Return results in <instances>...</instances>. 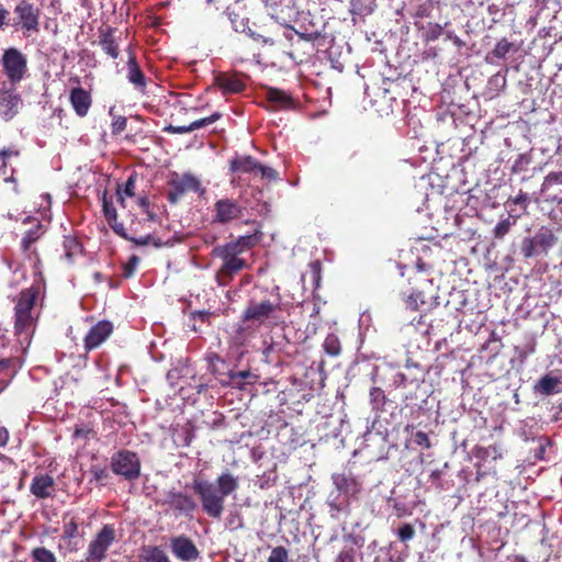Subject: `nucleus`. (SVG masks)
Returning a JSON list of instances; mask_svg holds the SVG:
<instances>
[{
  "mask_svg": "<svg viewBox=\"0 0 562 562\" xmlns=\"http://www.w3.org/2000/svg\"><path fill=\"white\" fill-rule=\"evenodd\" d=\"M509 201H512L516 205H521L524 210H526L529 204L528 195L522 190H520L519 193Z\"/></svg>",
  "mask_w": 562,
  "mask_h": 562,
  "instance_id": "nucleus-52",
  "label": "nucleus"
},
{
  "mask_svg": "<svg viewBox=\"0 0 562 562\" xmlns=\"http://www.w3.org/2000/svg\"><path fill=\"white\" fill-rule=\"evenodd\" d=\"M559 384V378L546 374L538 380V382L533 386V390L535 392L540 393L541 395L548 396L557 393V387Z\"/></svg>",
  "mask_w": 562,
  "mask_h": 562,
  "instance_id": "nucleus-28",
  "label": "nucleus"
},
{
  "mask_svg": "<svg viewBox=\"0 0 562 562\" xmlns=\"http://www.w3.org/2000/svg\"><path fill=\"white\" fill-rule=\"evenodd\" d=\"M1 65L8 80L13 85L19 83L27 71L26 56L15 47L3 52Z\"/></svg>",
  "mask_w": 562,
  "mask_h": 562,
  "instance_id": "nucleus-10",
  "label": "nucleus"
},
{
  "mask_svg": "<svg viewBox=\"0 0 562 562\" xmlns=\"http://www.w3.org/2000/svg\"><path fill=\"white\" fill-rule=\"evenodd\" d=\"M342 540L345 546L338 553L336 562H356V547H361L358 537L353 533H346Z\"/></svg>",
  "mask_w": 562,
  "mask_h": 562,
  "instance_id": "nucleus-25",
  "label": "nucleus"
},
{
  "mask_svg": "<svg viewBox=\"0 0 562 562\" xmlns=\"http://www.w3.org/2000/svg\"><path fill=\"white\" fill-rule=\"evenodd\" d=\"M22 224L25 229L21 238V249L23 252H29L35 249L33 245L45 235L46 226L40 218L33 216L25 217Z\"/></svg>",
  "mask_w": 562,
  "mask_h": 562,
  "instance_id": "nucleus-14",
  "label": "nucleus"
},
{
  "mask_svg": "<svg viewBox=\"0 0 562 562\" xmlns=\"http://www.w3.org/2000/svg\"><path fill=\"white\" fill-rule=\"evenodd\" d=\"M27 259L33 260V272L35 276V280L33 283L41 284V289L45 286V279L42 272V260L36 249H33L29 252H24Z\"/></svg>",
  "mask_w": 562,
  "mask_h": 562,
  "instance_id": "nucleus-32",
  "label": "nucleus"
},
{
  "mask_svg": "<svg viewBox=\"0 0 562 562\" xmlns=\"http://www.w3.org/2000/svg\"><path fill=\"white\" fill-rule=\"evenodd\" d=\"M138 263L139 258L136 255L131 256L130 259L122 265V276L125 279L132 278Z\"/></svg>",
  "mask_w": 562,
  "mask_h": 562,
  "instance_id": "nucleus-41",
  "label": "nucleus"
},
{
  "mask_svg": "<svg viewBox=\"0 0 562 562\" xmlns=\"http://www.w3.org/2000/svg\"><path fill=\"white\" fill-rule=\"evenodd\" d=\"M474 454L479 459H487L491 458L493 460L502 459L503 458V449L499 445L494 443L488 447H481L476 446L474 448Z\"/></svg>",
  "mask_w": 562,
  "mask_h": 562,
  "instance_id": "nucleus-31",
  "label": "nucleus"
},
{
  "mask_svg": "<svg viewBox=\"0 0 562 562\" xmlns=\"http://www.w3.org/2000/svg\"><path fill=\"white\" fill-rule=\"evenodd\" d=\"M113 33L114 29L111 26L100 29L99 45L106 55L113 59H116L120 55V48L117 41L113 36Z\"/></svg>",
  "mask_w": 562,
  "mask_h": 562,
  "instance_id": "nucleus-24",
  "label": "nucleus"
},
{
  "mask_svg": "<svg viewBox=\"0 0 562 562\" xmlns=\"http://www.w3.org/2000/svg\"><path fill=\"white\" fill-rule=\"evenodd\" d=\"M288 560H289L288 550L282 546H278L271 550V553H270L267 562H288Z\"/></svg>",
  "mask_w": 562,
  "mask_h": 562,
  "instance_id": "nucleus-42",
  "label": "nucleus"
},
{
  "mask_svg": "<svg viewBox=\"0 0 562 562\" xmlns=\"http://www.w3.org/2000/svg\"><path fill=\"white\" fill-rule=\"evenodd\" d=\"M513 47L514 44L504 37L496 43L495 47L492 50V54L494 57L502 59L506 57V55L513 49Z\"/></svg>",
  "mask_w": 562,
  "mask_h": 562,
  "instance_id": "nucleus-34",
  "label": "nucleus"
},
{
  "mask_svg": "<svg viewBox=\"0 0 562 562\" xmlns=\"http://www.w3.org/2000/svg\"><path fill=\"white\" fill-rule=\"evenodd\" d=\"M239 487L238 479L226 471L216 479V486L209 481L195 479L192 490L200 497L203 512L211 518H221L225 497Z\"/></svg>",
  "mask_w": 562,
  "mask_h": 562,
  "instance_id": "nucleus-2",
  "label": "nucleus"
},
{
  "mask_svg": "<svg viewBox=\"0 0 562 562\" xmlns=\"http://www.w3.org/2000/svg\"><path fill=\"white\" fill-rule=\"evenodd\" d=\"M166 132L172 133V134H186L192 132L191 124L189 125H168L165 127Z\"/></svg>",
  "mask_w": 562,
  "mask_h": 562,
  "instance_id": "nucleus-51",
  "label": "nucleus"
},
{
  "mask_svg": "<svg viewBox=\"0 0 562 562\" xmlns=\"http://www.w3.org/2000/svg\"><path fill=\"white\" fill-rule=\"evenodd\" d=\"M114 541V526L110 524L104 525L94 539L89 543L86 560L88 562H101L105 559L106 552Z\"/></svg>",
  "mask_w": 562,
  "mask_h": 562,
  "instance_id": "nucleus-11",
  "label": "nucleus"
},
{
  "mask_svg": "<svg viewBox=\"0 0 562 562\" xmlns=\"http://www.w3.org/2000/svg\"><path fill=\"white\" fill-rule=\"evenodd\" d=\"M12 156H19V150L12 148H4L0 150V161H2V167L7 166V159Z\"/></svg>",
  "mask_w": 562,
  "mask_h": 562,
  "instance_id": "nucleus-53",
  "label": "nucleus"
},
{
  "mask_svg": "<svg viewBox=\"0 0 562 562\" xmlns=\"http://www.w3.org/2000/svg\"><path fill=\"white\" fill-rule=\"evenodd\" d=\"M41 293V284L32 283L23 289L15 299L14 305V335L23 341H27L35 327L33 311Z\"/></svg>",
  "mask_w": 562,
  "mask_h": 562,
  "instance_id": "nucleus-3",
  "label": "nucleus"
},
{
  "mask_svg": "<svg viewBox=\"0 0 562 562\" xmlns=\"http://www.w3.org/2000/svg\"><path fill=\"white\" fill-rule=\"evenodd\" d=\"M222 117V114L220 112H214L212 115L207 117H203L200 120H196L191 123L192 132L202 127H205L210 124H213L214 122L218 121Z\"/></svg>",
  "mask_w": 562,
  "mask_h": 562,
  "instance_id": "nucleus-44",
  "label": "nucleus"
},
{
  "mask_svg": "<svg viewBox=\"0 0 562 562\" xmlns=\"http://www.w3.org/2000/svg\"><path fill=\"white\" fill-rule=\"evenodd\" d=\"M91 432V429L88 427H76L74 431L75 438H88V435Z\"/></svg>",
  "mask_w": 562,
  "mask_h": 562,
  "instance_id": "nucleus-56",
  "label": "nucleus"
},
{
  "mask_svg": "<svg viewBox=\"0 0 562 562\" xmlns=\"http://www.w3.org/2000/svg\"><path fill=\"white\" fill-rule=\"evenodd\" d=\"M113 333V325L108 321H100L92 326L85 337V349L87 352L100 347Z\"/></svg>",
  "mask_w": 562,
  "mask_h": 562,
  "instance_id": "nucleus-16",
  "label": "nucleus"
},
{
  "mask_svg": "<svg viewBox=\"0 0 562 562\" xmlns=\"http://www.w3.org/2000/svg\"><path fill=\"white\" fill-rule=\"evenodd\" d=\"M78 532V524L71 519L69 522L64 526L65 537L68 539L75 538Z\"/></svg>",
  "mask_w": 562,
  "mask_h": 562,
  "instance_id": "nucleus-49",
  "label": "nucleus"
},
{
  "mask_svg": "<svg viewBox=\"0 0 562 562\" xmlns=\"http://www.w3.org/2000/svg\"><path fill=\"white\" fill-rule=\"evenodd\" d=\"M216 83L223 93H239L246 88L244 81L236 75L221 74L216 77Z\"/></svg>",
  "mask_w": 562,
  "mask_h": 562,
  "instance_id": "nucleus-26",
  "label": "nucleus"
},
{
  "mask_svg": "<svg viewBox=\"0 0 562 562\" xmlns=\"http://www.w3.org/2000/svg\"><path fill=\"white\" fill-rule=\"evenodd\" d=\"M9 441V431L5 427H0V447H4Z\"/></svg>",
  "mask_w": 562,
  "mask_h": 562,
  "instance_id": "nucleus-57",
  "label": "nucleus"
},
{
  "mask_svg": "<svg viewBox=\"0 0 562 562\" xmlns=\"http://www.w3.org/2000/svg\"><path fill=\"white\" fill-rule=\"evenodd\" d=\"M558 243V237L548 227L542 226L533 237L524 238L520 247L521 255L528 259L548 251Z\"/></svg>",
  "mask_w": 562,
  "mask_h": 562,
  "instance_id": "nucleus-9",
  "label": "nucleus"
},
{
  "mask_svg": "<svg viewBox=\"0 0 562 562\" xmlns=\"http://www.w3.org/2000/svg\"><path fill=\"white\" fill-rule=\"evenodd\" d=\"M63 247L65 251V257L69 262H71L75 257L82 252L81 243L76 237L72 236H65Z\"/></svg>",
  "mask_w": 562,
  "mask_h": 562,
  "instance_id": "nucleus-30",
  "label": "nucleus"
},
{
  "mask_svg": "<svg viewBox=\"0 0 562 562\" xmlns=\"http://www.w3.org/2000/svg\"><path fill=\"white\" fill-rule=\"evenodd\" d=\"M553 184H562V171H553L546 176L544 181L542 183V191Z\"/></svg>",
  "mask_w": 562,
  "mask_h": 562,
  "instance_id": "nucleus-46",
  "label": "nucleus"
},
{
  "mask_svg": "<svg viewBox=\"0 0 562 562\" xmlns=\"http://www.w3.org/2000/svg\"><path fill=\"white\" fill-rule=\"evenodd\" d=\"M126 78L136 90L145 92L147 79L139 64L136 60L135 54L132 50L128 52Z\"/></svg>",
  "mask_w": 562,
  "mask_h": 562,
  "instance_id": "nucleus-21",
  "label": "nucleus"
},
{
  "mask_svg": "<svg viewBox=\"0 0 562 562\" xmlns=\"http://www.w3.org/2000/svg\"><path fill=\"white\" fill-rule=\"evenodd\" d=\"M170 191L168 193V200L171 203H176L187 192H203L204 189L201 187L200 180L191 173H183L182 176H176L169 181Z\"/></svg>",
  "mask_w": 562,
  "mask_h": 562,
  "instance_id": "nucleus-13",
  "label": "nucleus"
},
{
  "mask_svg": "<svg viewBox=\"0 0 562 562\" xmlns=\"http://www.w3.org/2000/svg\"><path fill=\"white\" fill-rule=\"evenodd\" d=\"M137 204L142 209V211L147 210L148 207H150V202H149L147 196H139L137 199Z\"/></svg>",
  "mask_w": 562,
  "mask_h": 562,
  "instance_id": "nucleus-59",
  "label": "nucleus"
},
{
  "mask_svg": "<svg viewBox=\"0 0 562 562\" xmlns=\"http://www.w3.org/2000/svg\"><path fill=\"white\" fill-rule=\"evenodd\" d=\"M510 229V223L508 220L499 222L494 228V237L503 238Z\"/></svg>",
  "mask_w": 562,
  "mask_h": 562,
  "instance_id": "nucleus-47",
  "label": "nucleus"
},
{
  "mask_svg": "<svg viewBox=\"0 0 562 562\" xmlns=\"http://www.w3.org/2000/svg\"><path fill=\"white\" fill-rule=\"evenodd\" d=\"M429 15V9L426 5H419L416 10L415 16L427 18Z\"/></svg>",
  "mask_w": 562,
  "mask_h": 562,
  "instance_id": "nucleus-58",
  "label": "nucleus"
},
{
  "mask_svg": "<svg viewBox=\"0 0 562 562\" xmlns=\"http://www.w3.org/2000/svg\"><path fill=\"white\" fill-rule=\"evenodd\" d=\"M110 114L112 115L111 132L113 135H119L125 131L127 119L123 115H114L113 108L110 109Z\"/></svg>",
  "mask_w": 562,
  "mask_h": 562,
  "instance_id": "nucleus-38",
  "label": "nucleus"
},
{
  "mask_svg": "<svg viewBox=\"0 0 562 562\" xmlns=\"http://www.w3.org/2000/svg\"><path fill=\"white\" fill-rule=\"evenodd\" d=\"M9 10L0 2V30L9 25Z\"/></svg>",
  "mask_w": 562,
  "mask_h": 562,
  "instance_id": "nucleus-54",
  "label": "nucleus"
},
{
  "mask_svg": "<svg viewBox=\"0 0 562 562\" xmlns=\"http://www.w3.org/2000/svg\"><path fill=\"white\" fill-rule=\"evenodd\" d=\"M32 557L37 562H56L54 553L44 547L33 549Z\"/></svg>",
  "mask_w": 562,
  "mask_h": 562,
  "instance_id": "nucleus-37",
  "label": "nucleus"
},
{
  "mask_svg": "<svg viewBox=\"0 0 562 562\" xmlns=\"http://www.w3.org/2000/svg\"><path fill=\"white\" fill-rule=\"evenodd\" d=\"M227 10H229V9L227 8ZM226 13H227V15H228V18H229L231 22L233 23L234 29H235L236 31H238V26L236 25V18H237L238 15H237L236 13H231L229 11H226Z\"/></svg>",
  "mask_w": 562,
  "mask_h": 562,
  "instance_id": "nucleus-63",
  "label": "nucleus"
},
{
  "mask_svg": "<svg viewBox=\"0 0 562 562\" xmlns=\"http://www.w3.org/2000/svg\"><path fill=\"white\" fill-rule=\"evenodd\" d=\"M164 504H167L173 510L186 516L192 515V513L198 508V504L192 496L176 491H169L166 494Z\"/></svg>",
  "mask_w": 562,
  "mask_h": 562,
  "instance_id": "nucleus-17",
  "label": "nucleus"
},
{
  "mask_svg": "<svg viewBox=\"0 0 562 562\" xmlns=\"http://www.w3.org/2000/svg\"><path fill=\"white\" fill-rule=\"evenodd\" d=\"M325 352L331 357H337L341 352L339 338L335 334H328L323 342Z\"/></svg>",
  "mask_w": 562,
  "mask_h": 562,
  "instance_id": "nucleus-33",
  "label": "nucleus"
},
{
  "mask_svg": "<svg viewBox=\"0 0 562 562\" xmlns=\"http://www.w3.org/2000/svg\"><path fill=\"white\" fill-rule=\"evenodd\" d=\"M349 499L345 498L339 499L338 497H335L333 499L328 501V506L330 508V517L337 518L338 513L345 510L348 507Z\"/></svg>",
  "mask_w": 562,
  "mask_h": 562,
  "instance_id": "nucleus-40",
  "label": "nucleus"
},
{
  "mask_svg": "<svg viewBox=\"0 0 562 562\" xmlns=\"http://www.w3.org/2000/svg\"><path fill=\"white\" fill-rule=\"evenodd\" d=\"M406 307L412 311H418L419 307L424 304H426V301L424 299V293L422 291H414L412 292L406 301H405Z\"/></svg>",
  "mask_w": 562,
  "mask_h": 562,
  "instance_id": "nucleus-36",
  "label": "nucleus"
},
{
  "mask_svg": "<svg viewBox=\"0 0 562 562\" xmlns=\"http://www.w3.org/2000/svg\"><path fill=\"white\" fill-rule=\"evenodd\" d=\"M102 213L110 225V227L113 229V232L132 243H134L137 246H146L149 244L151 236L148 234L144 237L135 238L128 235L127 231L125 229L124 225L117 221V212L113 204V196L109 195L108 191L104 190L102 192Z\"/></svg>",
  "mask_w": 562,
  "mask_h": 562,
  "instance_id": "nucleus-6",
  "label": "nucleus"
},
{
  "mask_svg": "<svg viewBox=\"0 0 562 562\" xmlns=\"http://www.w3.org/2000/svg\"><path fill=\"white\" fill-rule=\"evenodd\" d=\"M13 12L16 16L15 26L22 31L24 36L29 37L40 32L41 10L34 3L30 0H21L14 7Z\"/></svg>",
  "mask_w": 562,
  "mask_h": 562,
  "instance_id": "nucleus-5",
  "label": "nucleus"
},
{
  "mask_svg": "<svg viewBox=\"0 0 562 562\" xmlns=\"http://www.w3.org/2000/svg\"><path fill=\"white\" fill-rule=\"evenodd\" d=\"M69 102L75 113L79 117H85L92 105V97L89 91L81 87H76L69 92Z\"/></svg>",
  "mask_w": 562,
  "mask_h": 562,
  "instance_id": "nucleus-19",
  "label": "nucleus"
},
{
  "mask_svg": "<svg viewBox=\"0 0 562 562\" xmlns=\"http://www.w3.org/2000/svg\"><path fill=\"white\" fill-rule=\"evenodd\" d=\"M139 558L143 562H170L169 557L159 546H144Z\"/></svg>",
  "mask_w": 562,
  "mask_h": 562,
  "instance_id": "nucleus-27",
  "label": "nucleus"
},
{
  "mask_svg": "<svg viewBox=\"0 0 562 562\" xmlns=\"http://www.w3.org/2000/svg\"><path fill=\"white\" fill-rule=\"evenodd\" d=\"M443 32V29L438 23H429L428 30L425 33L426 42H435L437 41Z\"/></svg>",
  "mask_w": 562,
  "mask_h": 562,
  "instance_id": "nucleus-45",
  "label": "nucleus"
},
{
  "mask_svg": "<svg viewBox=\"0 0 562 562\" xmlns=\"http://www.w3.org/2000/svg\"><path fill=\"white\" fill-rule=\"evenodd\" d=\"M302 40L311 42L315 40L318 35L316 33H299L295 32Z\"/></svg>",
  "mask_w": 562,
  "mask_h": 562,
  "instance_id": "nucleus-62",
  "label": "nucleus"
},
{
  "mask_svg": "<svg viewBox=\"0 0 562 562\" xmlns=\"http://www.w3.org/2000/svg\"><path fill=\"white\" fill-rule=\"evenodd\" d=\"M229 170L232 172L250 173L260 176L262 179H278V171L271 167L263 166L252 156H240L231 160Z\"/></svg>",
  "mask_w": 562,
  "mask_h": 562,
  "instance_id": "nucleus-12",
  "label": "nucleus"
},
{
  "mask_svg": "<svg viewBox=\"0 0 562 562\" xmlns=\"http://www.w3.org/2000/svg\"><path fill=\"white\" fill-rule=\"evenodd\" d=\"M331 479L336 490L341 493L345 498L349 499L360 492V484L351 474L336 473Z\"/></svg>",
  "mask_w": 562,
  "mask_h": 562,
  "instance_id": "nucleus-22",
  "label": "nucleus"
},
{
  "mask_svg": "<svg viewBox=\"0 0 562 562\" xmlns=\"http://www.w3.org/2000/svg\"><path fill=\"white\" fill-rule=\"evenodd\" d=\"M233 380L240 379V380H249V383H255L257 380V375L248 370L238 371L236 373H233L231 375Z\"/></svg>",
  "mask_w": 562,
  "mask_h": 562,
  "instance_id": "nucleus-50",
  "label": "nucleus"
},
{
  "mask_svg": "<svg viewBox=\"0 0 562 562\" xmlns=\"http://www.w3.org/2000/svg\"><path fill=\"white\" fill-rule=\"evenodd\" d=\"M135 182H136V172H133L130 175V177L127 178V180L125 181L124 184L117 186V189H116L117 201L123 209L126 207L125 198L126 196L132 198L135 195Z\"/></svg>",
  "mask_w": 562,
  "mask_h": 562,
  "instance_id": "nucleus-29",
  "label": "nucleus"
},
{
  "mask_svg": "<svg viewBox=\"0 0 562 562\" xmlns=\"http://www.w3.org/2000/svg\"><path fill=\"white\" fill-rule=\"evenodd\" d=\"M261 236V231L256 228L252 234L239 236L212 249L211 256L222 261L215 272V281L220 286H227L236 274L248 267L246 259L240 256L256 247L260 243Z\"/></svg>",
  "mask_w": 562,
  "mask_h": 562,
  "instance_id": "nucleus-1",
  "label": "nucleus"
},
{
  "mask_svg": "<svg viewBox=\"0 0 562 562\" xmlns=\"http://www.w3.org/2000/svg\"><path fill=\"white\" fill-rule=\"evenodd\" d=\"M370 401L373 408L382 409L386 403L384 391L380 387H372L370 391Z\"/></svg>",
  "mask_w": 562,
  "mask_h": 562,
  "instance_id": "nucleus-39",
  "label": "nucleus"
},
{
  "mask_svg": "<svg viewBox=\"0 0 562 562\" xmlns=\"http://www.w3.org/2000/svg\"><path fill=\"white\" fill-rule=\"evenodd\" d=\"M22 99L13 90H4L0 93V116L5 122L13 120L20 111Z\"/></svg>",
  "mask_w": 562,
  "mask_h": 562,
  "instance_id": "nucleus-18",
  "label": "nucleus"
},
{
  "mask_svg": "<svg viewBox=\"0 0 562 562\" xmlns=\"http://www.w3.org/2000/svg\"><path fill=\"white\" fill-rule=\"evenodd\" d=\"M246 207L236 199L222 198L215 201L212 210V224L228 225L244 216Z\"/></svg>",
  "mask_w": 562,
  "mask_h": 562,
  "instance_id": "nucleus-8",
  "label": "nucleus"
},
{
  "mask_svg": "<svg viewBox=\"0 0 562 562\" xmlns=\"http://www.w3.org/2000/svg\"><path fill=\"white\" fill-rule=\"evenodd\" d=\"M172 554L182 562H194L200 558V551L192 539L181 535L170 538Z\"/></svg>",
  "mask_w": 562,
  "mask_h": 562,
  "instance_id": "nucleus-15",
  "label": "nucleus"
},
{
  "mask_svg": "<svg viewBox=\"0 0 562 562\" xmlns=\"http://www.w3.org/2000/svg\"><path fill=\"white\" fill-rule=\"evenodd\" d=\"M266 100L270 103L272 110H290L295 106L294 99L288 92L278 88H268Z\"/></svg>",
  "mask_w": 562,
  "mask_h": 562,
  "instance_id": "nucleus-23",
  "label": "nucleus"
},
{
  "mask_svg": "<svg viewBox=\"0 0 562 562\" xmlns=\"http://www.w3.org/2000/svg\"><path fill=\"white\" fill-rule=\"evenodd\" d=\"M414 442L420 447L426 448V449H429L431 447V442H430L428 435L422 430H418L414 435Z\"/></svg>",
  "mask_w": 562,
  "mask_h": 562,
  "instance_id": "nucleus-48",
  "label": "nucleus"
},
{
  "mask_svg": "<svg viewBox=\"0 0 562 562\" xmlns=\"http://www.w3.org/2000/svg\"><path fill=\"white\" fill-rule=\"evenodd\" d=\"M535 351V344L526 351L520 353L521 359H526L528 355L532 353Z\"/></svg>",
  "mask_w": 562,
  "mask_h": 562,
  "instance_id": "nucleus-64",
  "label": "nucleus"
},
{
  "mask_svg": "<svg viewBox=\"0 0 562 562\" xmlns=\"http://www.w3.org/2000/svg\"><path fill=\"white\" fill-rule=\"evenodd\" d=\"M415 528L411 524H403L397 530V537L401 542H408L415 537Z\"/></svg>",
  "mask_w": 562,
  "mask_h": 562,
  "instance_id": "nucleus-43",
  "label": "nucleus"
},
{
  "mask_svg": "<svg viewBox=\"0 0 562 562\" xmlns=\"http://www.w3.org/2000/svg\"><path fill=\"white\" fill-rule=\"evenodd\" d=\"M143 213L146 215L147 221L157 222L158 215L150 207H148L147 210H144Z\"/></svg>",
  "mask_w": 562,
  "mask_h": 562,
  "instance_id": "nucleus-60",
  "label": "nucleus"
},
{
  "mask_svg": "<svg viewBox=\"0 0 562 562\" xmlns=\"http://www.w3.org/2000/svg\"><path fill=\"white\" fill-rule=\"evenodd\" d=\"M111 470L114 474L134 482L140 476L142 463L136 452L121 449L111 457Z\"/></svg>",
  "mask_w": 562,
  "mask_h": 562,
  "instance_id": "nucleus-4",
  "label": "nucleus"
},
{
  "mask_svg": "<svg viewBox=\"0 0 562 562\" xmlns=\"http://www.w3.org/2000/svg\"><path fill=\"white\" fill-rule=\"evenodd\" d=\"M442 474H443L442 470H440V469H436V470H434V471L430 473L429 479H430V481H431L434 484H436L437 486H441L440 481H441V476H442Z\"/></svg>",
  "mask_w": 562,
  "mask_h": 562,
  "instance_id": "nucleus-55",
  "label": "nucleus"
},
{
  "mask_svg": "<svg viewBox=\"0 0 562 562\" xmlns=\"http://www.w3.org/2000/svg\"><path fill=\"white\" fill-rule=\"evenodd\" d=\"M55 491V480L47 473H40L34 475L30 485V492L40 499H45L53 496Z\"/></svg>",
  "mask_w": 562,
  "mask_h": 562,
  "instance_id": "nucleus-20",
  "label": "nucleus"
},
{
  "mask_svg": "<svg viewBox=\"0 0 562 562\" xmlns=\"http://www.w3.org/2000/svg\"><path fill=\"white\" fill-rule=\"evenodd\" d=\"M281 311L280 300L274 301L251 300L243 313V322H251L257 325H262L269 319H276L277 313Z\"/></svg>",
  "mask_w": 562,
  "mask_h": 562,
  "instance_id": "nucleus-7",
  "label": "nucleus"
},
{
  "mask_svg": "<svg viewBox=\"0 0 562 562\" xmlns=\"http://www.w3.org/2000/svg\"><path fill=\"white\" fill-rule=\"evenodd\" d=\"M193 318H199L201 322H206L210 317V313L209 312H203V311H199V312H195L193 313Z\"/></svg>",
  "mask_w": 562,
  "mask_h": 562,
  "instance_id": "nucleus-61",
  "label": "nucleus"
},
{
  "mask_svg": "<svg viewBox=\"0 0 562 562\" xmlns=\"http://www.w3.org/2000/svg\"><path fill=\"white\" fill-rule=\"evenodd\" d=\"M90 474L92 476L91 481H95L97 483H99L100 486H104L106 484L108 479L110 477L106 468L97 464L90 468Z\"/></svg>",
  "mask_w": 562,
  "mask_h": 562,
  "instance_id": "nucleus-35",
  "label": "nucleus"
}]
</instances>
